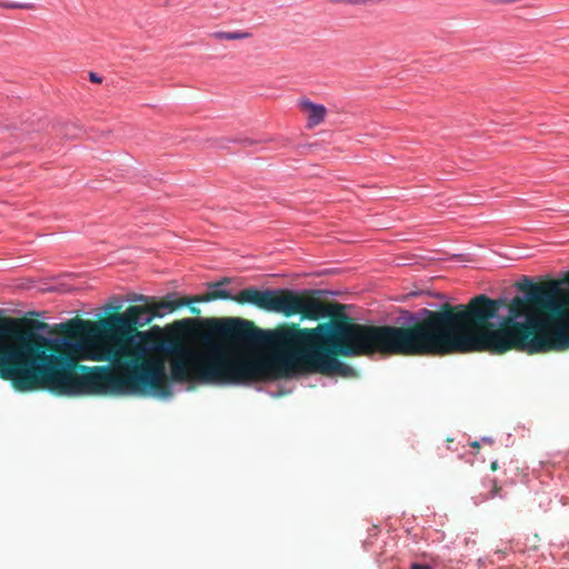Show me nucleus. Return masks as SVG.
<instances>
[{"instance_id":"1","label":"nucleus","mask_w":569,"mask_h":569,"mask_svg":"<svg viewBox=\"0 0 569 569\" xmlns=\"http://www.w3.org/2000/svg\"><path fill=\"white\" fill-rule=\"evenodd\" d=\"M173 297L174 293L168 295L161 301L151 297L148 306H131L123 313L111 315L98 322L73 319L59 325L68 336L81 335L83 359L112 365L88 372L108 378L91 389L92 395L168 398L173 395L171 382L239 386L247 355L233 351L226 342L212 337L231 341L214 333L212 327L216 321L232 318L208 320L209 333L199 351L169 339L158 326L149 331H134V326L142 327L156 317L193 303L192 297Z\"/></svg>"},{"instance_id":"2","label":"nucleus","mask_w":569,"mask_h":569,"mask_svg":"<svg viewBox=\"0 0 569 569\" xmlns=\"http://www.w3.org/2000/svg\"><path fill=\"white\" fill-rule=\"evenodd\" d=\"M355 322L331 320L315 329L282 328L264 330L254 328L244 319L216 321L212 331L230 338L234 343L260 348L268 355H247L239 378V386L259 381H271L290 377L301 370L327 376L352 377V367L343 363L332 355L346 357L368 356L380 351L376 343H370L358 352H347L359 346L357 340L341 338L340 327Z\"/></svg>"},{"instance_id":"3","label":"nucleus","mask_w":569,"mask_h":569,"mask_svg":"<svg viewBox=\"0 0 569 569\" xmlns=\"http://www.w3.org/2000/svg\"><path fill=\"white\" fill-rule=\"evenodd\" d=\"M51 327L31 320L20 327L12 318L0 319V378L19 391L48 389L61 396H88L101 375H78L82 358L79 338L52 337Z\"/></svg>"},{"instance_id":"4","label":"nucleus","mask_w":569,"mask_h":569,"mask_svg":"<svg viewBox=\"0 0 569 569\" xmlns=\"http://www.w3.org/2000/svg\"><path fill=\"white\" fill-rule=\"evenodd\" d=\"M525 293L512 298L507 305L505 299H491L486 295L473 297L468 305L451 308L445 303V311L450 317L446 319L447 352L455 348V340L467 332L479 333L487 328L506 327L518 322L529 303L539 308L561 313L569 305V293L562 288V281L553 280L547 283H533L525 278Z\"/></svg>"},{"instance_id":"5","label":"nucleus","mask_w":569,"mask_h":569,"mask_svg":"<svg viewBox=\"0 0 569 569\" xmlns=\"http://www.w3.org/2000/svg\"><path fill=\"white\" fill-rule=\"evenodd\" d=\"M479 333L467 332L455 340L450 353L488 351L503 353L511 349L530 355L569 349V311L552 313L531 303L518 322Z\"/></svg>"},{"instance_id":"6","label":"nucleus","mask_w":569,"mask_h":569,"mask_svg":"<svg viewBox=\"0 0 569 569\" xmlns=\"http://www.w3.org/2000/svg\"><path fill=\"white\" fill-rule=\"evenodd\" d=\"M450 315L441 310H405L400 320L412 328L372 325H343L338 333L343 339L357 340L359 346L347 352L356 353L370 343H376L380 353L389 355H448L446 319Z\"/></svg>"},{"instance_id":"7","label":"nucleus","mask_w":569,"mask_h":569,"mask_svg":"<svg viewBox=\"0 0 569 569\" xmlns=\"http://www.w3.org/2000/svg\"><path fill=\"white\" fill-rule=\"evenodd\" d=\"M281 313L286 316L301 315L307 319L319 320L333 316L336 305L323 303L312 297H303L295 290H284Z\"/></svg>"},{"instance_id":"8","label":"nucleus","mask_w":569,"mask_h":569,"mask_svg":"<svg viewBox=\"0 0 569 569\" xmlns=\"http://www.w3.org/2000/svg\"><path fill=\"white\" fill-rule=\"evenodd\" d=\"M283 292L284 290H259L256 287H248L238 292L236 301L240 303H251L268 311L281 312Z\"/></svg>"},{"instance_id":"9","label":"nucleus","mask_w":569,"mask_h":569,"mask_svg":"<svg viewBox=\"0 0 569 569\" xmlns=\"http://www.w3.org/2000/svg\"><path fill=\"white\" fill-rule=\"evenodd\" d=\"M229 282V278H223L221 281L209 283V291L206 295L192 297L193 303L209 302L218 299L236 300V296H233L229 290L222 288L224 284H228Z\"/></svg>"},{"instance_id":"10","label":"nucleus","mask_w":569,"mask_h":569,"mask_svg":"<svg viewBox=\"0 0 569 569\" xmlns=\"http://www.w3.org/2000/svg\"><path fill=\"white\" fill-rule=\"evenodd\" d=\"M300 108L308 112V128H313L320 124L327 114V109L323 104H317L308 99H303L299 102Z\"/></svg>"},{"instance_id":"11","label":"nucleus","mask_w":569,"mask_h":569,"mask_svg":"<svg viewBox=\"0 0 569 569\" xmlns=\"http://www.w3.org/2000/svg\"><path fill=\"white\" fill-rule=\"evenodd\" d=\"M212 37L218 40H242L250 38L251 33L246 31H217Z\"/></svg>"},{"instance_id":"12","label":"nucleus","mask_w":569,"mask_h":569,"mask_svg":"<svg viewBox=\"0 0 569 569\" xmlns=\"http://www.w3.org/2000/svg\"><path fill=\"white\" fill-rule=\"evenodd\" d=\"M0 8L31 10V9H34L36 6H34V3H31V2H10V1L0 0Z\"/></svg>"},{"instance_id":"13","label":"nucleus","mask_w":569,"mask_h":569,"mask_svg":"<svg viewBox=\"0 0 569 569\" xmlns=\"http://www.w3.org/2000/svg\"><path fill=\"white\" fill-rule=\"evenodd\" d=\"M507 553H508L507 549H497L492 555V557H497V561L489 557L483 560L479 559V561L481 562L482 567H487L489 565H496L498 561L503 560L506 558Z\"/></svg>"},{"instance_id":"14","label":"nucleus","mask_w":569,"mask_h":569,"mask_svg":"<svg viewBox=\"0 0 569 569\" xmlns=\"http://www.w3.org/2000/svg\"><path fill=\"white\" fill-rule=\"evenodd\" d=\"M151 297L139 295V293H132L127 298V301L129 302H143V306H148L150 303Z\"/></svg>"},{"instance_id":"15","label":"nucleus","mask_w":569,"mask_h":569,"mask_svg":"<svg viewBox=\"0 0 569 569\" xmlns=\"http://www.w3.org/2000/svg\"><path fill=\"white\" fill-rule=\"evenodd\" d=\"M490 486H491L490 492L488 495H486L485 498L490 499V498H495L497 496L502 498V496L500 495L501 488L498 487L497 481L490 480Z\"/></svg>"},{"instance_id":"16","label":"nucleus","mask_w":569,"mask_h":569,"mask_svg":"<svg viewBox=\"0 0 569 569\" xmlns=\"http://www.w3.org/2000/svg\"><path fill=\"white\" fill-rule=\"evenodd\" d=\"M193 322V319H190V318H186V319H182V320H179V321H176L173 323V327L177 329V330H184L187 329L190 323Z\"/></svg>"},{"instance_id":"17","label":"nucleus","mask_w":569,"mask_h":569,"mask_svg":"<svg viewBox=\"0 0 569 569\" xmlns=\"http://www.w3.org/2000/svg\"><path fill=\"white\" fill-rule=\"evenodd\" d=\"M409 568L410 569H432V567L430 565L419 563V562H412Z\"/></svg>"},{"instance_id":"18","label":"nucleus","mask_w":569,"mask_h":569,"mask_svg":"<svg viewBox=\"0 0 569 569\" xmlns=\"http://www.w3.org/2000/svg\"><path fill=\"white\" fill-rule=\"evenodd\" d=\"M122 306V300L114 299V302L107 306V309H119Z\"/></svg>"},{"instance_id":"19","label":"nucleus","mask_w":569,"mask_h":569,"mask_svg":"<svg viewBox=\"0 0 569 569\" xmlns=\"http://www.w3.org/2000/svg\"><path fill=\"white\" fill-rule=\"evenodd\" d=\"M89 79H90V81H92L94 83H100L102 81V78L100 76H98L96 72H90Z\"/></svg>"},{"instance_id":"20","label":"nucleus","mask_w":569,"mask_h":569,"mask_svg":"<svg viewBox=\"0 0 569 569\" xmlns=\"http://www.w3.org/2000/svg\"><path fill=\"white\" fill-rule=\"evenodd\" d=\"M491 469L492 470H497L498 469V461H492L491 462Z\"/></svg>"},{"instance_id":"21","label":"nucleus","mask_w":569,"mask_h":569,"mask_svg":"<svg viewBox=\"0 0 569 569\" xmlns=\"http://www.w3.org/2000/svg\"><path fill=\"white\" fill-rule=\"evenodd\" d=\"M330 2H333V3H346V0H329Z\"/></svg>"},{"instance_id":"22","label":"nucleus","mask_w":569,"mask_h":569,"mask_svg":"<svg viewBox=\"0 0 569 569\" xmlns=\"http://www.w3.org/2000/svg\"><path fill=\"white\" fill-rule=\"evenodd\" d=\"M561 286H563V283ZM562 288L569 293V288H565V287H562ZM568 311H569V305L566 307V312H568Z\"/></svg>"},{"instance_id":"23","label":"nucleus","mask_w":569,"mask_h":569,"mask_svg":"<svg viewBox=\"0 0 569 569\" xmlns=\"http://www.w3.org/2000/svg\"><path fill=\"white\" fill-rule=\"evenodd\" d=\"M191 312H192V313H199V312H200V310H199L198 308H191Z\"/></svg>"},{"instance_id":"24","label":"nucleus","mask_w":569,"mask_h":569,"mask_svg":"<svg viewBox=\"0 0 569 569\" xmlns=\"http://www.w3.org/2000/svg\"><path fill=\"white\" fill-rule=\"evenodd\" d=\"M482 441L492 443V439H490V438H483Z\"/></svg>"},{"instance_id":"25","label":"nucleus","mask_w":569,"mask_h":569,"mask_svg":"<svg viewBox=\"0 0 569 569\" xmlns=\"http://www.w3.org/2000/svg\"><path fill=\"white\" fill-rule=\"evenodd\" d=\"M472 447L478 448L479 447V442L478 441L472 442Z\"/></svg>"}]
</instances>
